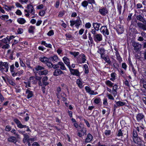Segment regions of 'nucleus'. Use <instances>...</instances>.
Wrapping results in <instances>:
<instances>
[{
	"label": "nucleus",
	"instance_id": "obj_1",
	"mask_svg": "<svg viewBox=\"0 0 146 146\" xmlns=\"http://www.w3.org/2000/svg\"><path fill=\"white\" fill-rule=\"evenodd\" d=\"M137 19L142 22L143 24L138 22L137 23V25L139 28L143 30L146 31V21L141 15H138L137 17Z\"/></svg>",
	"mask_w": 146,
	"mask_h": 146
},
{
	"label": "nucleus",
	"instance_id": "obj_2",
	"mask_svg": "<svg viewBox=\"0 0 146 146\" xmlns=\"http://www.w3.org/2000/svg\"><path fill=\"white\" fill-rule=\"evenodd\" d=\"M14 122L17 125V127L21 129L23 128H27V129L26 131H31V130L29 129V127L28 126L26 125H22L20 121L17 118H15L13 120Z\"/></svg>",
	"mask_w": 146,
	"mask_h": 146
},
{
	"label": "nucleus",
	"instance_id": "obj_3",
	"mask_svg": "<svg viewBox=\"0 0 146 146\" xmlns=\"http://www.w3.org/2000/svg\"><path fill=\"white\" fill-rule=\"evenodd\" d=\"M93 37L94 40L97 42H100L102 40V36L100 33L93 36Z\"/></svg>",
	"mask_w": 146,
	"mask_h": 146
},
{
	"label": "nucleus",
	"instance_id": "obj_4",
	"mask_svg": "<svg viewBox=\"0 0 146 146\" xmlns=\"http://www.w3.org/2000/svg\"><path fill=\"white\" fill-rule=\"evenodd\" d=\"M100 32L105 36L109 35V32L106 26H102L100 29Z\"/></svg>",
	"mask_w": 146,
	"mask_h": 146
},
{
	"label": "nucleus",
	"instance_id": "obj_5",
	"mask_svg": "<svg viewBox=\"0 0 146 146\" xmlns=\"http://www.w3.org/2000/svg\"><path fill=\"white\" fill-rule=\"evenodd\" d=\"M71 74L73 75H76L77 76H80V73L78 69H75L71 68L70 67L69 68Z\"/></svg>",
	"mask_w": 146,
	"mask_h": 146
},
{
	"label": "nucleus",
	"instance_id": "obj_6",
	"mask_svg": "<svg viewBox=\"0 0 146 146\" xmlns=\"http://www.w3.org/2000/svg\"><path fill=\"white\" fill-rule=\"evenodd\" d=\"M132 45L134 47V50L136 51L140 50L141 46L140 44L135 42H132Z\"/></svg>",
	"mask_w": 146,
	"mask_h": 146
},
{
	"label": "nucleus",
	"instance_id": "obj_7",
	"mask_svg": "<svg viewBox=\"0 0 146 146\" xmlns=\"http://www.w3.org/2000/svg\"><path fill=\"white\" fill-rule=\"evenodd\" d=\"M144 117L145 116L142 113H139L136 116V119L139 122L142 121Z\"/></svg>",
	"mask_w": 146,
	"mask_h": 146
},
{
	"label": "nucleus",
	"instance_id": "obj_8",
	"mask_svg": "<svg viewBox=\"0 0 146 146\" xmlns=\"http://www.w3.org/2000/svg\"><path fill=\"white\" fill-rule=\"evenodd\" d=\"M100 14L102 15H105L108 12V11L106 8L102 7L99 10Z\"/></svg>",
	"mask_w": 146,
	"mask_h": 146
},
{
	"label": "nucleus",
	"instance_id": "obj_9",
	"mask_svg": "<svg viewBox=\"0 0 146 146\" xmlns=\"http://www.w3.org/2000/svg\"><path fill=\"white\" fill-rule=\"evenodd\" d=\"M64 63L66 64L68 68L70 67V61L68 58L66 57H64L63 58Z\"/></svg>",
	"mask_w": 146,
	"mask_h": 146
},
{
	"label": "nucleus",
	"instance_id": "obj_10",
	"mask_svg": "<svg viewBox=\"0 0 146 146\" xmlns=\"http://www.w3.org/2000/svg\"><path fill=\"white\" fill-rule=\"evenodd\" d=\"M25 94L27 95V98L28 99L33 96V92L32 91H31L29 89H27L26 90Z\"/></svg>",
	"mask_w": 146,
	"mask_h": 146
},
{
	"label": "nucleus",
	"instance_id": "obj_11",
	"mask_svg": "<svg viewBox=\"0 0 146 146\" xmlns=\"http://www.w3.org/2000/svg\"><path fill=\"white\" fill-rule=\"evenodd\" d=\"M48 59L50 61L53 62L54 63L57 62L58 61V57L56 55H54L53 56L50 57L48 58Z\"/></svg>",
	"mask_w": 146,
	"mask_h": 146
},
{
	"label": "nucleus",
	"instance_id": "obj_12",
	"mask_svg": "<svg viewBox=\"0 0 146 146\" xmlns=\"http://www.w3.org/2000/svg\"><path fill=\"white\" fill-rule=\"evenodd\" d=\"M101 25V24L100 23H93L92 24V26L96 30H97V31H98L100 30L99 28Z\"/></svg>",
	"mask_w": 146,
	"mask_h": 146
},
{
	"label": "nucleus",
	"instance_id": "obj_13",
	"mask_svg": "<svg viewBox=\"0 0 146 146\" xmlns=\"http://www.w3.org/2000/svg\"><path fill=\"white\" fill-rule=\"evenodd\" d=\"M44 67L38 65L36 66L35 69H33V71L34 73L36 74L37 73L39 70H44Z\"/></svg>",
	"mask_w": 146,
	"mask_h": 146
},
{
	"label": "nucleus",
	"instance_id": "obj_14",
	"mask_svg": "<svg viewBox=\"0 0 146 146\" xmlns=\"http://www.w3.org/2000/svg\"><path fill=\"white\" fill-rule=\"evenodd\" d=\"M27 9H28L29 12H30V13L33 15H34L35 14V10L34 8H33V6L30 4L27 5Z\"/></svg>",
	"mask_w": 146,
	"mask_h": 146
},
{
	"label": "nucleus",
	"instance_id": "obj_15",
	"mask_svg": "<svg viewBox=\"0 0 146 146\" xmlns=\"http://www.w3.org/2000/svg\"><path fill=\"white\" fill-rule=\"evenodd\" d=\"M92 136L90 133H88L85 139V143H89L92 140Z\"/></svg>",
	"mask_w": 146,
	"mask_h": 146
},
{
	"label": "nucleus",
	"instance_id": "obj_16",
	"mask_svg": "<svg viewBox=\"0 0 146 146\" xmlns=\"http://www.w3.org/2000/svg\"><path fill=\"white\" fill-rule=\"evenodd\" d=\"M75 22V26L77 28H78L79 26L82 24V21L80 18L78 17L77 19L74 21Z\"/></svg>",
	"mask_w": 146,
	"mask_h": 146
},
{
	"label": "nucleus",
	"instance_id": "obj_17",
	"mask_svg": "<svg viewBox=\"0 0 146 146\" xmlns=\"http://www.w3.org/2000/svg\"><path fill=\"white\" fill-rule=\"evenodd\" d=\"M63 73L62 71L60 69H57L55 70L53 72V75L55 76H58Z\"/></svg>",
	"mask_w": 146,
	"mask_h": 146
},
{
	"label": "nucleus",
	"instance_id": "obj_18",
	"mask_svg": "<svg viewBox=\"0 0 146 146\" xmlns=\"http://www.w3.org/2000/svg\"><path fill=\"white\" fill-rule=\"evenodd\" d=\"M105 50L103 48H99L97 52L101 54V57H102L104 54H105Z\"/></svg>",
	"mask_w": 146,
	"mask_h": 146
},
{
	"label": "nucleus",
	"instance_id": "obj_19",
	"mask_svg": "<svg viewBox=\"0 0 146 146\" xmlns=\"http://www.w3.org/2000/svg\"><path fill=\"white\" fill-rule=\"evenodd\" d=\"M133 142L138 145L143 141H142L140 137H138L133 139Z\"/></svg>",
	"mask_w": 146,
	"mask_h": 146
},
{
	"label": "nucleus",
	"instance_id": "obj_20",
	"mask_svg": "<svg viewBox=\"0 0 146 146\" xmlns=\"http://www.w3.org/2000/svg\"><path fill=\"white\" fill-rule=\"evenodd\" d=\"M23 70H21L18 71L17 72H14L13 73H12V75L13 77H15L17 76H20L23 73Z\"/></svg>",
	"mask_w": 146,
	"mask_h": 146
},
{
	"label": "nucleus",
	"instance_id": "obj_21",
	"mask_svg": "<svg viewBox=\"0 0 146 146\" xmlns=\"http://www.w3.org/2000/svg\"><path fill=\"white\" fill-rule=\"evenodd\" d=\"M39 59L41 62L45 63L48 61H49L48 58L46 57L41 56L39 58Z\"/></svg>",
	"mask_w": 146,
	"mask_h": 146
},
{
	"label": "nucleus",
	"instance_id": "obj_22",
	"mask_svg": "<svg viewBox=\"0 0 146 146\" xmlns=\"http://www.w3.org/2000/svg\"><path fill=\"white\" fill-rule=\"evenodd\" d=\"M7 140L9 142H13L14 143H15L17 142L16 138L14 136L10 137Z\"/></svg>",
	"mask_w": 146,
	"mask_h": 146
},
{
	"label": "nucleus",
	"instance_id": "obj_23",
	"mask_svg": "<svg viewBox=\"0 0 146 146\" xmlns=\"http://www.w3.org/2000/svg\"><path fill=\"white\" fill-rule=\"evenodd\" d=\"M58 64L60 66V68L61 69L63 70H66V68L63 62H58Z\"/></svg>",
	"mask_w": 146,
	"mask_h": 146
},
{
	"label": "nucleus",
	"instance_id": "obj_24",
	"mask_svg": "<svg viewBox=\"0 0 146 146\" xmlns=\"http://www.w3.org/2000/svg\"><path fill=\"white\" fill-rule=\"evenodd\" d=\"M105 61L108 63L109 64H111V61L110 60L108 56H103L102 57H101Z\"/></svg>",
	"mask_w": 146,
	"mask_h": 146
},
{
	"label": "nucleus",
	"instance_id": "obj_25",
	"mask_svg": "<svg viewBox=\"0 0 146 146\" xmlns=\"http://www.w3.org/2000/svg\"><path fill=\"white\" fill-rule=\"evenodd\" d=\"M1 62L2 63V66L5 68V71L6 72H7L9 69V65L8 63L7 62Z\"/></svg>",
	"mask_w": 146,
	"mask_h": 146
},
{
	"label": "nucleus",
	"instance_id": "obj_26",
	"mask_svg": "<svg viewBox=\"0 0 146 146\" xmlns=\"http://www.w3.org/2000/svg\"><path fill=\"white\" fill-rule=\"evenodd\" d=\"M17 22L21 24H23L26 22V21L24 18H18L17 20Z\"/></svg>",
	"mask_w": 146,
	"mask_h": 146
},
{
	"label": "nucleus",
	"instance_id": "obj_27",
	"mask_svg": "<svg viewBox=\"0 0 146 146\" xmlns=\"http://www.w3.org/2000/svg\"><path fill=\"white\" fill-rule=\"evenodd\" d=\"M24 138L23 139V141L24 143H25L27 140H29V136L27 133H25L23 134Z\"/></svg>",
	"mask_w": 146,
	"mask_h": 146
},
{
	"label": "nucleus",
	"instance_id": "obj_28",
	"mask_svg": "<svg viewBox=\"0 0 146 146\" xmlns=\"http://www.w3.org/2000/svg\"><path fill=\"white\" fill-rule=\"evenodd\" d=\"M79 56L80 57V58L82 60V62L81 63H84L86 60V57L85 55L84 54H82L79 55Z\"/></svg>",
	"mask_w": 146,
	"mask_h": 146
},
{
	"label": "nucleus",
	"instance_id": "obj_29",
	"mask_svg": "<svg viewBox=\"0 0 146 146\" xmlns=\"http://www.w3.org/2000/svg\"><path fill=\"white\" fill-rule=\"evenodd\" d=\"M41 44L44 45L46 47L50 48H52V45L50 44H47L46 43L45 41H42L41 42Z\"/></svg>",
	"mask_w": 146,
	"mask_h": 146
},
{
	"label": "nucleus",
	"instance_id": "obj_30",
	"mask_svg": "<svg viewBox=\"0 0 146 146\" xmlns=\"http://www.w3.org/2000/svg\"><path fill=\"white\" fill-rule=\"evenodd\" d=\"M141 85H143V87L146 89V82L143 79H141L140 80Z\"/></svg>",
	"mask_w": 146,
	"mask_h": 146
},
{
	"label": "nucleus",
	"instance_id": "obj_31",
	"mask_svg": "<svg viewBox=\"0 0 146 146\" xmlns=\"http://www.w3.org/2000/svg\"><path fill=\"white\" fill-rule=\"evenodd\" d=\"M48 71L47 70H44L43 71H39L38 74L39 75H46L48 74Z\"/></svg>",
	"mask_w": 146,
	"mask_h": 146
},
{
	"label": "nucleus",
	"instance_id": "obj_32",
	"mask_svg": "<svg viewBox=\"0 0 146 146\" xmlns=\"http://www.w3.org/2000/svg\"><path fill=\"white\" fill-rule=\"evenodd\" d=\"M122 131H121V129L119 130L116 133L117 136L118 137L123 136V133Z\"/></svg>",
	"mask_w": 146,
	"mask_h": 146
},
{
	"label": "nucleus",
	"instance_id": "obj_33",
	"mask_svg": "<svg viewBox=\"0 0 146 146\" xmlns=\"http://www.w3.org/2000/svg\"><path fill=\"white\" fill-rule=\"evenodd\" d=\"M35 29V27L33 26H31L29 27V32L30 33L33 34L34 33V30Z\"/></svg>",
	"mask_w": 146,
	"mask_h": 146
},
{
	"label": "nucleus",
	"instance_id": "obj_34",
	"mask_svg": "<svg viewBox=\"0 0 146 146\" xmlns=\"http://www.w3.org/2000/svg\"><path fill=\"white\" fill-rule=\"evenodd\" d=\"M138 137V136L137 133L136 131L133 130L132 134L133 139H134V138H136Z\"/></svg>",
	"mask_w": 146,
	"mask_h": 146
},
{
	"label": "nucleus",
	"instance_id": "obj_35",
	"mask_svg": "<svg viewBox=\"0 0 146 146\" xmlns=\"http://www.w3.org/2000/svg\"><path fill=\"white\" fill-rule=\"evenodd\" d=\"M88 3V1L85 0L82 2L81 5L84 8H86Z\"/></svg>",
	"mask_w": 146,
	"mask_h": 146
},
{
	"label": "nucleus",
	"instance_id": "obj_36",
	"mask_svg": "<svg viewBox=\"0 0 146 146\" xmlns=\"http://www.w3.org/2000/svg\"><path fill=\"white\" fill-rule=\"evenodd\" d=\"M116 104L118 106H121L124 105L125 103L124 102L119 101L116 102Z\"/></svg>",
	"mask_w": 146,
	"mask_h": 146
},
{
	"label": "nucleus",
	"instance_id": "obj_37",
	"mask_svg": "<svg viewBox=\"0 0 146 146\" xmlns=\"http://www.w3.org/2000/svg\"><path fill=\"white\" fill-rule=\"evenodd\" d=\"M70 54L74 56L75 57L78 56L79 54V52H70Z\"/></svg>",
	"mask_w": 146,
	"mask_h": 146
},
{
	"label": "nucleus",
	"instance_id": "obj_38",
	"mask_svg": "<svg viewBox=\"0 0 146 146\" xmlns=\"http://www.w3.org/2000/svg\"><path fill=\"white\" fill-rule=\"evenodd\" d=\"M76 83L80 88H82L83 87L82 82L80 79H78L77 80Z\"/></svg>",
	"mask_w": 146,
	"mask_h": 146
},
{
	"label": "nucleus",
	"instance_id": "obj_39",
	"mask_svg": "<svg viewBox=\"0 0 146 146\" xmlns=\"http://www.w3.org/2000/svg\"><path fill=\"white\" fill-rule=\"evenodd\" d=\"M117 31L119 34H121L123 33L124 30L122 27H120L117 29Z\"/></svg>",
	"mask_w": 146,
	"mask_h": 146
},
{
	"label": "nucleus",
	"instance_id": "obj_40",
	"mask_svg": "<svg viewBox=\"0 0 146 146\" xmlns=\"http://www.w3.org/2000/svg\"><path fill=\"white\" fill-rule=\"evenodd\" d=\"M106 84L110 87H111L113 86V84L110 81V80H107L106 82Z\"/></svg>",
	"mask_w": 146,
	"mask_h": 146
},
{
	"label": "nucleus",
	"instance_id": "obj_41",
	"mask_svg": "<svg viewBox=\"0 0 146 146\" xmlns=\"http://www.w3.org/2000/svg\"><path fill=\"white\" fill-rule=\"evenodd\" d=\"M0 18L3 20H5L9 18V16L8 15H2L1 16H0Z\"/></svg>",
	"mask_w": 146,
	"mask_h": 146
},
{
	"label": "nucleus",
	"instance_id": "obj_42",
	"mask_svg": "<svg viewBox=\"0 0 146 146\" xmlns=\"http://www.w3.org/2000/svg\"><path fill=\"white\" fill-rule=\"evenodd\" d=\"M1 42H3L5 44H7L8 42H9V40L8 37H6L3 39L1 40Z\"/></svg>",
	"mask_w": 146,
	"mask_h": 146
},
{
	"label": "nucleus",
	"instance_id": "obj_43",
	"mask_svg": "<svg viewBox=\"0 0 146 146\" xmlns=\"http://www.w3.org/2000/svg\"><path fill=\"white\" fill-rule=\"evenodd\" d=\"M85 89L86 90V92L88 93H89L90 94V93H91L92 91H93V90H92L88 86H86L85 87Z\"/></svg>",
	"mask_w": 146,
	"mask_h": 146
},
{
	"label": "nucleus",
	"instance_id": "obj_44",
	"mask_svg": "<svg viewBox=\"0 0 146 146\" xmlns=\"http://www.w3.org/2000/svg\"><path fill=\"white\" fill-rule=\"evenodd\" d=\"M46 64V65L49 68H52V67H53V64L52 63L49 62L48 61Z\"/></svg>",
	"mask_w": 146,
	"mask_h": 146
},
{
	"label": "nucleus",
	"instance_id": "obj_45",
	"mask_svg": "<svg viewBox=\"0 0 146 146\" xmlns=\"http://www.w3.org/2000/svg\"><path fill=\"white\" fill-rule=\"evenodd\" d=\"M97 30H96L95 29H91L90 32L93 35V36H95L97 33H96Z\"/></svg>",
	"mask_w": 146,
	"mask_h": 146
},
{
	"label": "nucleus",
	"instance_id": "obj_46",
	"mask_svg": "<svg viewBox=\"0 0 146 146\" xmlns=\"http://www.w3.org/2000/svg\"><path fill=\"white\" fill-rule=\"evenodd\" d=\"M14 64H13L10 66V70L11 73V74L13 73L14 72Z\"/></svg>",
	"mask_w": 146,
	"mask_h": 146
},
{
	"label": "nucleus",
	"instance_id": "obj_47",
	"mask_svg": "<svg viewBox=\"0 0 146 146\" xmlns=\"http://www.w3.org/2000/svg\"><path fill=\"white\" fill-rule=\"evenodd\" d=\"M91 26V25L90 23H86L85 25V27L87 29L90 28Z\"/></svg>",
	"mask_w": 146,
	"mask_h": 146
},
{
	"label": "nucleus",
	"instance_id": "obj_48",
	"mask_svg": "<svg viewBox=\"0 0 146 146\" xmlns=\"http://www.w3.org/2000/svg\"><path fill=\"white\" fill-rule=\"evenodd\" d=\"M11 129V127L9 125H7L6 126L5 128V130L7 131H10Z\"/></svg>",
	"mask_w": 146,
	"mask_h": 146
},
{
	"label": "nucleus",
	"instance_id": "obj_49",
	"mask_svg": "<svg viewBox=\"0 0 146 146\" xmlns=\"http://www.w3.org/2000/svg\"><path fill=\"white\" fill-rule=\"evenodd\" d=\"M24 83L26 84V87L27 88V87H31V83L30 81H28L27 82H24Z\"/></svg>",
	"mask_w": 146,
	"mask_h": 146
},
{
	"label": "nucleus",
	"instance_id": "obj_50",
	"mask_svg": "<svg viewBox=\"0 0 146 146\" xmlns=\"http://www.w3.org/2000/svg\"><path fill=\"white\" fill-rule=\"evenodd\" d=\"M122 8V6L120 5H117V9L119 13L120 14L121 13V9Z\"/></svg>",
	"mask_w": 146,
	"mask_h": 146
},
{
	"label": "nucleus",
	"instance_id": "obj_51",
	"mask_svg": "<svg viewBox=\"0 0 146 146\" xmlns=\"http://www.w3.org/2000/svg\"><path fill=\"white\" fill-rule=\"evenodd\" d=\"M20 64L21 66L25 68V64L23 62L22 60H21V59L20 58Z\"/></svg>",
	"mask_w": 146,
	"mask_h": 146
},
{
	"label": "nucleus",
	"instance_id": "obj_52",
	"mask_svg": "<svg viewBox=\"0 0 146 146\" xmlns=\"http://www.w3.org/2000/svg\"><path fill=\"white\" fill-rule=\"evenodd\" d=\"M65 36L66 37V39H70L72 38V36L69 33H67L65 34Z\"/></svg>",
	"mask_w": 146,
	"mask_h": 146
},
{
	"label": "nucleus",
	"instance_id": "obj_53",
	"mask_svg": "<svg viewBox=\"0 0 146 146\" xmlns=\"http://www.w3.org/2000/svg\"><path fill=\"white\" fill-rule=\"evenodd\" d=\"M101 100L100 98H96L94 100V102L96 104H98L100 103Z\"/></svg>",
	"mask_w": 146,
	"mask_h": 146
},
{
	"label": "nucleus",
	"instance_id": "obj_54",
	"mask_svg": "<svg viewBox=\"0 0 146 146\" xmlns=\"http://www.w3.org/2000/svg\"><path fill=\"white\" fill-rule=\"evenodd\" d=\"M57 90L58 92L57 97L59 98V94H60V92L61 91V89L60 87H58L57 88Z\"/></svg>",
	"mask_w": 146,
	"mask_h": 146
},
{
	"label": "nucleus",
	"instance_id": "obj_55",
	"mask_svg": "<svg viewBox=\"0 0 146 146\" xmlns=\"http://www.w3.org/2000/svg\"><path fill=\"white\" fill-rule=\"evenodd\" d=\"M74 126L76 127V128H78V130H80V128H81V127L80 126H79V127H78V124L76 123H75L74 124Z\"/></svg>",
	"mask_w": 146,
	"mask_h": 146
},
{
	"label": "nucleus",
	"instance_id": "obj_56",
	"mask_svg": "<svg viewBox=\"0 0 146 146\" xmlns=\"http://www.w3.org/2000/svg\"><path fill=\"white\" fill-rule=\"evenodd\" d=\"M111 131L110 130H106L105 132V134L106 136H109L110 135Z\"/></svg>",
	"mask_w": 146,
	"mask_h": 146
},
{
	"label": "nucleus",
	"instance_id": "obj_57",
	"mask_svg": "<svg viewBox=\"0 0 146 146\" xmlns=\"http://www.w3.org/2000/svg\"><path fill=\"white\" fill-rule=\"evenodd\" d=\"M23 30L21 28H19L17 32L18 34H21L23 33Z\"/></svg>",
	"mask_w": 146,
	"mask_h": 146
},
{
	"label": "nucleus",
	"instance_id": "obj_58",
	"mask_svg": "<svg viewBox=\"0 0 146 146\" xmlns=\"http://www.w3.org/2000/svg\"><path fill=\"white\" fill-rule=\"evenodd\" d=\"M6 45H3L2 48L3 49H8L9 47V45L8 44H6Z\"/></svg>",
	"mask_w": 146,
	"mask_h": 146
},
{
	"label": "nucleus",
	"instance_id": "obj_59",
	"mask_svg": "<svg viewBox=\"0 0 146 146\" xmlns=\"http://www.w3.org/2000/svg\"><path fill=\"white\" fill-rule=\"evenodd\" d=\"M54 69H57L59 68V65L58 63L56 64H53V67H52Z\"/></svg>",
	"mask_w": 146,
	"mask_h": 146
},
{
	"label": "nucleus",
	"instance_id": "obj_60",
	"mask_svg": "<svg viewBox=\"0 0 146 146\" xmlns=\"http://www.w3.org/2000/svg\"><path fill=\"white\" fill-rule=\"evenodd\" d=\"M127 66L125 63H123L122 64V67L125 70H126L127 68Z\"/></svg>",
	"mask_w": 146,
	"mask_h": 146
},
{
	"label": "nucleus",
	"instance_id": "obj_61",
	"mask_svg": "<svg viewBox=\"0 0 146 146\" xmlns=\"http://www.w3.org/2000/svg\"><path fill=\"white\" fill-rule=\"evenodd\" d=\"M54 32L53 30L50 31L48 33L47 35H48L50 36L53 35L54 34Z\"/></svg>",
	"mask_w": 146,
	"mask_h": 146
},
{
	"label": "nucleus",
	"instance_id": "obj_62",
	"mask_svg": "<svg viewBox=\"0 0 146 146\" xmlns=\"http://www.w3.org/2000/svg\"><path fill=\"white\" fill-rule=\"evenodd\" d=\"M45 13V12L44 11L42 10L39 13V15L41 16H43Z\"/></svg>",
	"mask_w": 146,
	"mask_h": 146
},
{
	"label": "nucleus",
	"instance_id": "obj_63",
	"mask_svg": "<svg viewBox=\"0 0 146 146\" xmlns=\"http://www.w3.org/2000/svg\"><path fill=\"white\" fill-rule=\"evenodd\" d=\"M103 104L105 106H107L108 104L107 102V99H104L103 100Z\"/></svg>",
	"mask_w": 146,
	"mask_h": 146
},
{
	"label": "nucleus",
	"instance_id": "obj_64",
	"mask_svg": "<svg viewBox=\"0 0 146 146\" xmlns=\"http://www.w3.org/2000/svg\"><path fill=\"white\" fill-rule=\"evenodd\" d=\"M143 136L144 137V139L146 140V131L144 130L143 134Z\"/></svg>",
	"mask_w": 146,
	"mask_h": 146
}]
</instances>
